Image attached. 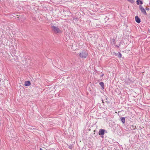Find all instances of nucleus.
I'll return each instance as SVG.
<instances>
[{
    "label": "nucleus",
    "instance_id": "nucleus-1",
    "mask_svg": "<svg viewBox=\"0 0 150 150\" xmlns=\"http://www.w3.org/2000/svg\"><path fill=\"white\" fill-rule=\"evenodd\" d=\"M88 55L87 52L84 50H83L79 54V57L85 59L87 57Z\"/></svg>",
    "mask_w": 150,
    "mask_h": 150
},
{
    "label": "nucleus",
    "instance_id": "nucleus-2",
    "mask_svg": "<svg viewBox=\"0 0 150 150\" xmlns=\"http://www.w3.org/2000/svg\"><path fill=\"white\" fill-rule=\"evenodd\" d=\"M51 28L53 30L55 33H59L61 32V30L58 27L54 25L51 26Z\"/></svg>",
    "mask_w": 150,
    "mask_h": 150
},
{
    "label": "nucleus",
    "instance_id": "nucleus-3",
    "mask_svg": "<svg viewBox=\"0 0 150 150\" xmlns=\"http://www.w3.org/2000/svg\"><path fill=\"white\" fill-rule=\"evenodd\" d=\"M139 8L142 13L144 15H147L145 10L144 8L142 6L140 5L139 6Z\"/></svg>",
    "mask_w": 150,
    "mask_h": 150
},
{
    "label": "nucleus",
    "instance_id": "nucleus-4",
    "mask_svg": "<svg viewBox=\"0 0 150 150\" xmlns=\"http://www.w3.org/2000/svg\"><path fill=\"white\" fill-rule=\"evenodd\" d=\"M105 130L103 129H100L99 132V134L100 135H103L104 134Z\"/></svg>",
    "mask_w": 150,
    "mask_h": 150
},
{
    "label": "nucleus",
    "instance_id": "nucleus-5",
    "mask_svg": "<svg viewBox=\"0 0 150 150\" xmlns=\"http://www.w3.org/2000/svg\"><path fill=\"white\" fill-rule=\"evenodd\" d=\"M135 18L136 22H137L138 23H140L141 20L137 16H136L135 17Z\"/></svg>",
    "mask_w": 150,
    "mask_h": 150
},
{
    "label": "nucleus",
    "instance_id": "nucleus-6",
    "mask_svg": "<svg viewBox=\"0 0 150 150\" xmlns=\"http://www.w3.org/2000/svg\"><path fill=\"white\" fill-rule=\"evenodd\" d=\"M30 82L29 81H26L25 82V86H29L30 85Z\"/></svg>",
    "mask_w": 150,
    "mask_h": 150
},
{
    "label": "nucleus",
    "instance_id": "nucleus-7",
    "mask_svg": "<svg viewBox=\"0 0 150 150\" xmlns=\"http://www.w3.org/2000/svg\"><path fill=\"white\" fill-rule=\"evenodd\" d=\"M120 119L122 122L123 124L125 123V117H122L120 118Z\"/></svg>",
    "mask_w": 150,
    "mask_h": 150
},
{
    "label": "nucleus",
    "instance_id": "nucleus-8",
    "mask_svg": "<svg viewBox=\"0 0 150 150\" xmlns=\"http://www.w3.org/2000/svg\"><path fill=\"white\" fill-rule=\"evenodd\" d=\"M111 43H113V44L115 45V40L113 38L112 39L111 41Z\"/></svg>",
    "mask_w": 150,
    "mask_h": 150
},
{
    "label": "nucleus",
    "instance_id": "nucleus-9",
    "mask_svg": "<svg viewBox=\"0 0 150 150\" xmlns=\"http://www.w3.org/2000/svg\"><path fill=\"white\" fill-rule=\"evenodd\" d=\"M100 85L103 88L104 86V83L103 82H100L99 83Z\"/></svg>",
    "mask_w": 150,
    "mask_h": 150
},
{
    "label": "nucleus",
    "instance_id": "nucleus-10",
    "mask_svg": "<svg viewBox=\"0 0 150 150\" xmlns=\"http://www.w3.org/2000/svg\"><path fill=\"white\" fill-rule=\"evenodd\" d=\"M122 54L120 52L118 53L117 55V57L119 58H121L122 57Z\"/></svg>",
    "mask_w": 150,
    "mask_h": 150
},
{
    "label": "nucleus",
    "instance_id": "nucleus-11",
    "mask_svg": "<svg viewBox=\"0 0 150 150\" xmlns=\"http://www.w3.org/2000/svg\"><path fill=\"white\" fill-rule=\"evenodd\" d=\"M128 1L131 3H133L134 2V1L133 0H128Z\"/></svg>",
    "mask_w": 150,
    "mask_h": 150
},
{
    "label": "nucleus",
    "instance_id": "nucleus-12",
    "mask_svg": "<svg viewBox=\"0 0 150 150\" xmlns=\"http://www.w3.org/2000/svg\"><path fill=\"white\" fill-rule=\"evenodd\" d=\"M140 3L141 4H143V2L142 1H140Z\"/></svg>",
    "mask_w": 150,
    "mask_h": 150
},
{
    "label": "nucleus",
    "instance_id": "nucleus-13",
    "mask_svg": "<svg viewBox=\"0 0 150 150\" xmlns=\"http://www.w3.org/2000/svg\"><path fill=\"white\" fill-rule=\"evenodd\" d=\"M146 10H148V11L149 10V8H146Z\"/></svg>",
    "mask_w": 150,
    "mask_h": 150
},
{
    "label": "nucleus",
    "instance_id": "nucleus-14",
    "mask_svg": "<svg viewBox=\"0 0 150 150\" xmlns=\"http://www.w3.org/2000/svg\"><path fill=\"white\" fill-rule=\"evenodd\" d=\"M104 76V74H102L101 76H100V77L101 78V77L103 76Z\"/></svg>",
    "mask_w": 150,
    "mask_h": 150
},
{
    "label": "nucleus",
    "instance_id": "nucleus-15",
    "mask_svg": "<svg viewBox=\"0 0 150 150\" xmlns=\"http://www.w3.org/2000/svg\"><path fill=\"white\" fill-rule=\"evenodd\" d=\"M69 149H71L72 148V146H69Z\"/></svg>",
    "mask_w": 150,
    "mask_h": 150
},
{
    "label": "nucleus",
    "instance_id": "nucleus-16",
    "mask_svg": "<svg viewBox=\"0 0 150 150\" xmlns=\"http://www.w3.org/2000/svg\"><path fill=\"white\" fill-rule=\"evenodd\" d=\"M102 102H103V103H104L103 100V99H102Z\"/></svg>",
    "mask_w": 150,
    "mask_h": 150
},
{
    "label": "nucleus",
    "instance_id": "nucleus-17",
    "mask_svg": "<svg viewBox=\"0 0 150 150\" xmlns=\"http://www.w3.org/2000/svg\"><path fill=\"white\" fill-rule=\"evenodd\" d=\"M40 150H43V149L41 148H40Z\"/></svg>",
    "mask_w": 150,
    "mask_h": 150
}]
</instances>
